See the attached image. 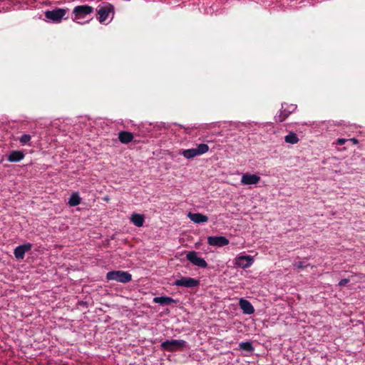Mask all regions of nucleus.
I'll return each instance as SVG.
<instances>
[{
	"label": "nucleus",
	"instance_id": "15",
	"mask_svg": "<svg viewBox=\"0 0 365 365\" xmlns=\"http://www.w3.org/2000/svg\"><path fill=\"white\" fill-rule=\"evenodd\" d=\"M188 217L195 223H203L208 220L207 216L201 213H192L189 212L187 215Z\"/></svg>",
	"mask_w": 365,
	"mask_h": 365
},
{
	"label": "nucleus",
	"instance_id": "25",
	"mask_svg": "<svg viewBox=\"0 0 365 365\" xmlns=\"http://www.w3.org/2000/svg\"><path fill=\"white\" fill-rule=\"evenodd\" d=\"M346 141H348V139L346 138H338L336 140V144L339 145H344Z\"/></svg>",
	"mask_w": 365,
	"mask_h": 365
},
{
	"label": "nucleus",
	"instance_id": "18",
	"mask_svg": "<svg viewBox=\"0 0 365 365\" xmlns=\"http://www.w3.org/2000/svg\"><path fill=\"white\" fill-rule=\"evenodd\" d=\"M133 135L130 132L120 131L118 133V139L122 143H129L133 140Z\"/></svg>",
	"mask_w": 365,
	"mask_h": 365
},
{
	"label": "nucleus",
	"instance_id": "23",
	"mask_svg": "<svg viewBox=\"0 0 365 365\" xmlns=\"http://www.w3.org/2000/svg\"><path fill=\"white\" fill-rule=\"evenodd\" d=\"M31 135L29 134H24L21 136L19 141L22 145L27 144L31 140Z\"/></svg>",
	"mask_w": 365,
	"mask_h": 365
},
{
	"label": "nucleus",
	"instance_id": "11",
	"mask_svg": "<svg viewBox=\"0 0 365 365\" xmlns=\"http://www.w3.org/2000/svg\"><path fill=\"white\" fill-rule=\"evenodd\" d=\"M261 178L257 174L242 173L240 182L242 185H257Z\"/></svg>",
	"mask_w": 365,
	"mask_h": 365
},
{
	"label": "nucleus",
	"instance_id": "7",
	"mask_svg": "<svg viewBox=\"0 0 365 365\" xmlns=\"http://www.w3.org/2000/svg\"><path fill=\"white\" fill-rule=\"evenodd\" d=\"M235 267L247 269L254 263V258L250 255H237L233 260Z\"/></svg>",
	"mask_w": 365,
	"mask_h": 365
},
{
	"label": "nucleus",
	"instance_id": "27",
	"mask_svg": "<svg viewBox=\"0 0 365 365\" xmlns=\"http://www.w3.org/2000/svg\"><path fill=\"white\" fill-rule=\"evenodd\" d=\"M348 141L352 142V143L354 145H357L359 143V140L355 138L348 139Z\"/></svg>",
	"mask_w": 365,
	"mask_h": 365
},
{
	"label": "nucleus",
	"instance_id": "26",
	"mask_svg": "<svg viewBox=\"0 0 365 365\" xmlns=\"http://www.w3.org/2000/svg\"><path fill=\"white\" fill-rule=\"evenodd\" d=\"M349 282V281L348 279H342L339 281V286H340V287L345 286L346 284H348Z\"/></svg>",
	"mask_w": 365,
	"mask_h": 365
},
{
	"label": "nucleus",
	"instance_id": "3",
	"mask_svg": "<svg viewBox=\"0 0 365 365\" xmlns=\"http://www.w3.org/2000/svg\"><path fill=\"white\" fill-rule=\"evenodd\" d=\"M68 9L66 8H58L53 10H48L45 11V17L50 22L60 23L68 13Z\"/></svg>",
	"mask_w": 365,
	"mask_h": 365
},
{
	"label": "nucleus",
	"instance_id": "20",
	"mask_svg": "<svg viewBox=\"0 0 365 365\" xmlns=\"http://www.w3.org/2000/svg\"><path fill=\"white\" fill-rule=\"evenodd\" d=\"M81 197L78 192H73L69 200H68V204L71 207H75L81 203Z\"/></svg>",
	"mask_w": 365,
	"mask_h": 365
},
{
	"label": "nucleus",
	"instance_id": "9",
	"mask_svg": "<svg viewBox=\"0 0 365 365\" xmlns=\"http://www.w3.org/2000/svg\"><path fill=\"white\" fill-rule=\"evenodd\" d=\"M297 109V106L294 104L287 105L285 103L282 105V109L279 115L275 116V120L279 122L284 121L291 113Z\"/></svg>",
	"mask_w": 365,
	"mask_h": 365
},
{
	"label": "nucleus",
	"instance_id": "16",
	"mask_svg": "<svg viewBox=\"0 0 365 365\" xmlns=\"http://www.w3.org/2000/svg\"><path fill=\"white\" fill-rule=\"evenodd\" d=\"M153 302L159 304L160 305H168L171 304H176L177 301L173 299L172 297L162 296L154 297Z\"/></svg>",
	"mask_w": 365,
	"mask_h": 365
},
{
	"label": "nucleus",
	"instance_id": "22",
	"mask_svg": "<svg viewBox=\"0 0 365 365\" xmlns=\"http://www.w3.org/2000/svg\"><path fill=\"white\" fill-rule=\"evenodd\" d=\"M239 347L241 350L246 351L247 352H252L254 351V346L250 341L241 342L239 344Z\"/></svg>",
	"mask_w": 365,
	"mask_h": 365
},
{
	"label": "nucleus",
	"instance_id": "1",
	"mask_svg": "<svg viewBox=\"0 0 365 365\" xmlns=\"http://www.w3.org/2000/svg\"><path fill=\"white\" fill-rule=\"evenodd\" d=\"M187 346V341L182 339L166 340L163 341L160 344V347L163 350L171 352L182 350Z\"/></svg>",
	"mask_w": 365,
	"mask_h": 365
},
{
	"label": "nucleus",
	"instance_id": "13",
	"mask_svg": "<svg viewBox=\"0 0 365 365\" xmlns=\"http://www.w3.org/2000/svg\"><path fill=\"white\" fill-rule=\"evenodd\" d=\"M32 248V245L30 242H26L23 245L17 246L14 249V256L17 259H24L26 252L30 251Z\"/></svg>",
	"mask_w": 365,
	"mask_h": 365
},
{
	"label": "nucleus",
	"instance_id": "8",
	"mask_svg": "<svg viewBox=\"0 0 365 365\" xmlns=\"http://www.w3.org/2000/svg\"><path fill=\"white\" fill-rule=\"evenodd\" d=\"M187 259L192 264L201 268H206L207 267V262L200 257L198 253L195 251L190 252L186 255Z\"/></svg>",
	"mask_w": 365,
	"mask_h": 365
},
{
	"label": "nucleus",
	"instance_id": "12",
	"mask_svg": "<svg viewBox=\"0 0 365 365\" xmlns=\"http://www.w3.org/2000/svg\"><path fill=\"white\" fill-rule=\"evenodd\" d=\"M229 240L224 236H210L207 237V243L210 246L222 247L229 244Z\"/></svg>",
	"mask_w": 365,
	"mask_h": 365
},
{
	"label": "nucleus",
	"instance_id": "6",
	"mask_svg": "<svg viewBox=\"0 0 365 365\" xmlns=\"http://www.w3.org/2000/svg\"><path fill=\"white\" fill-rule=\"evenodd\" d=\"M106 279L108 280H114L121 283H127L132 279V276L128 272L110 271L107 273Z\"/></svg>",
	"mask_w": 365,
	"mask_h": 365
},
{
	"label": "nucleus",
	"instance_id": "4",
	"mask_svg": "<svg viewBox=\"0 0 365 365\" xmlns=\"http://www.w3.org/2000/svg\"><path fill=\"white\" fill-rule=\"evenodd\" d=\"M93 11V7L89 5L84 4L76 6L73 10V14L74 15L73 20L78 24H82L78 20L84 19L86 16L91 14Z\"/></svg>",
	"mask_w": 365,
	"mask_h": 365
},
{
	"label": "nucleus",
	"instance_id": "17",
	"mask_svg": "<svg viewBox=\"0 0 365 365\" xmlns=\"http://www.w3.org/2000/svg\"><path fill=\"white\" fill-rule=\"evenodd\" d=\"M24 154L20 150L12 151L7 158L8 161L11 163H17L24 158Z\"/></svg>",
	"mask_w": 365,
	"mask_h": 365
},
{
	"label": "nucleus",
	"instance_id": "14",
	"mask_svg": "<svg viewBox=\"0 0 365 365\" xmlns=\"http://www.w3.org/2000/svg\"><path fill=\"white\" fill-rule=\"evenodd\" d=\"M239 304L244 314H252L255 312L253 306L248 300L245 299H240Z\"/></svg>",
	"mask_w": 365,
	"mask_h": 365
},
{
	"label": "nucleus",
	"instance_id": "19",
	"mask_svg": "<svg viewBox=\"0 0 365 365\" xmlns=\"http://www.w3.org/2000/svg\"><path fill=\"white\" fill-rule=\"evenodd\" d=\"M131 222L136 227H142L145 222V217L143 215L134 213L130 217Z\"/></svg>",
	"mask_w": 365,
	"mask_h": 365
},
{
	"label": "nucleus",
	"instance_id": "10",
	"mask_svg": "<svg viewBox=\"0 0 365 365\" xmlns=\"http://www.w3.org/2000/svg\"><path fill=\"white\" fill-rule=\"evenodd\" d=\"M200 284L199 280L191 277H181L180 279H176L173 282L174 286L182 287L186 288H192L198 286Z\"/></svg>",
	"mask_w": 365,
	"mask_h": 365
},
{
	"label": "nucleus",
	"instance_id": "21",
	"mask_svg": "<svg viewBox=\"0 0 365 365\" xmlns=\"http://www.w3.org/2000/svg\"><path fill=\"white\" fill-rule=\"evenodd\" d=\"M284 140L286 143L293 145L298 143L299 138L295 133L290 132L284 137Z\"/></svg>",
	"mask_w": 365,
	"mask_h": 365
},
{
	"label": "nucleus",
	"instance_id": "2",
	"mask_svg": "<svg viewBox=\"0 0 365 365\" xmlns=\"http://www.w3.org/2000/svg\"><path fill=\"white\" fill-rule=\"evenodd\" d=\"M98 14L99 16L98 21L100 23H105L108 19H110L108 21V23L113 18L114 7L109 3H105L99 6L98 9Z\"/></svg>",
	"mask_w": 365,
	"mask_h": 365
},
{
	"label": "nucleus",
	"instance_id": "24",
	"mask_svg": "<svg viewBox=\"0 0 365 365\" xmlns=\"http://www.w3.org/2000/svg\"><path fill=\"white\" fill-rule=\"evenodd\" d=\"M309 266V264H306L304 262H297L294 264V267L299 269H303Z\"/></svg>",
	"mask_w": 365,
	"mask_h": 365
},
{
	"label": "nucleus",
	"instance_id": "5",
	"mask_svg": "<svg viewBox=\"0 0 365 365\" xmlns=\"http://www.w3.org/2000/svg\"><path fill=\"white\" fill-rule=\"evenodd\" d=\"M209 150V146L205 143L198 144L196 148L184 150L182 155L187 159H192L197 156L203 155Z\"/></svg>",
	"mask_w": 365,
	"mask_h": 365
}]
</instances>
